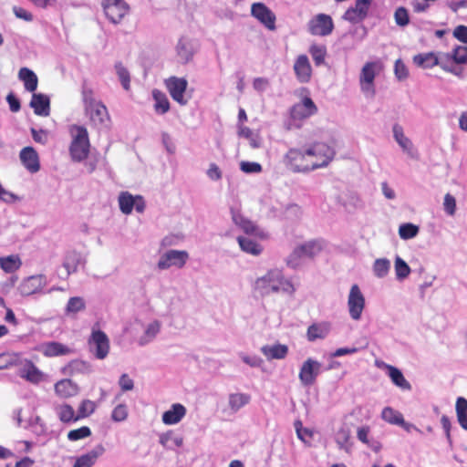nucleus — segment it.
I'll return each instance as SVG.
<instances>
[{"label": "nucleus", "mask_w": 467, "mask_h": 467, "mask_svg": "<svg viewBox=\"0 0 467 467\" xmlns=\"http://www.w3.org/2000/svg\"><path fill=\"white\" fill-rule=\"evenodd\" d=\"M254 290L262 296L278 293L291 296L295 293L296 288L293 283L285 277L281 270L271 269L255 280Z\"/></svg>", "instance_id": "f257e3e1"}, {"label": "nucleus", "mask_w": 467, "mask_h": 467, "mask_svg": "<svg viewBox=\"0 0 467 467\" xmlns=\"http://www.w3.org/2000/svg\"><path fill=\"white\" fill-rule=\"evenodd\" d=\"M72 141L69 146V153L74 161H82L89 153L88 133L85 127L74 125L70 128Z\"/></svg>", "instance_id": "f03ea898"}, {"label": "nucleus", "mask_w": 467, "mask_h": 467, "mask_svg": "<svg viewBox=\"0 0 467 467\" xmlns=\"http://www.w3.org/2000/svg\"><path fill=\"white\" fill-rule=\"evenodd\" d=\"M311 170L327 167L335 157V150L328 144L317 141L305 148Z\"/></svg>", "instance_id": "7ed1b4c3"}, {"label": "nucleus", "mask_w": 467, "mask_h": 467, "mask_svg": "<svg viewBox=\"0 0 467 467\" xmlns=\"http://www.w3.org/2000/svg\"><path fill=\"white\" fill-rule=\"evenodd\" d=\"M323 249L322 244L317 240H312L296 246L286 259V265L291 268L300 265L302 258H313Z\"/></svg>", "instance_id": "20e7f679"}, {"label": "nucleus", "mask_w": 467, "mask_h": 467, "mask_svg": "<svg viewBox=\"0 0 467 467\" xmlns=\"http://www.w3.org/2000/svg\"><path fill=\"white\" fill-rule=\"evenodd\" d=\"M382 65L379 61H370L365 63L359 75V86L361 91L370 98L376 94L374 80L376 76L381 71Z\"/></svg>", "instance_id": "39448f33"}, {"label": "nucleus", "mask_w": 467, "mask_h": 467, "mask_svg": "<svg viewBox=\"0 0 467 467\" xmlns=\"http://www.w3.org/2000/svg\"><path fill=\"white\" fill-rule=\"evenodd\" d=\"M101 6L112 24H119L130 13V5L125 0H102Z\"/></svg>", "instance_id": "423d86ee"}, {"label": "nucleus", "mask_w": 467, "mask_h": 467, "mask_svg": "<svg viewBox=\"0 0 467 467\" xmlns=\"http://www.w3.org/2000/svg\"><path fill=\"white\" fill-rule=\"evenodd\" d=\"M284 163L293 172L312 171L305 149H290L284 157Z\"/></svg>", "instance_id": "0eeeda50"}, {"label": "nucleus", "mask_w": 467, "mask_h": 467, "mask_svg": "<svg viewBox=\"0 0 467 467\" xmlns=\"http://www.w3.org/2000/svg\"><path fill=\"white\" fill-rule=\"evenodd\" d=\"M90 351L98 359H104L109 352V340L108 336L101 330H92L88 338Z\"/></svg>", "instance_id": "6e6552de"}, {"label": "nucleus", "mask_w": 467, "mask_h": 467, "mask_svg": "<svg viewBox=\"0 0 467 467\" xmlns=\"http://www.w3.org/2000/svg\"><path fill=\"white\" fill-rule=\"evenodd\" d=\"M307 28L313 36H326L332 33L334 23L330 16L318 14L309 20Z\"/></svg>", "instance_id": "1a4fd4ad"}, {"label": "nucleus", "mask_w": 467, "mask_h": 467, "mask_svg": "<svg viewBox=\"0 0 467 467\" xmlns=\"http://www.w3.org/2000/svg\"><path fill=\"white\" fill-rule=\"evenodd\" d=\"M164 85L171 99L182 106L187 104L184 93L188 87V81L184 78L175 76L164 79Z\"/></svg>", "instance_id": "9d476101"}, {"label": "nucleus", "mask_w": 467, "mask_h": 467, "mask_svg": "<svg viewBox=\"0 0 467 467\" xmlns=\"http://www.w3.org/2000/svg\"><path fill=\"white\" fill-rule=\"evenodd\" d=\"M251 15L257 19L266 29L275 31L276 29V16L275 13L264 3L257 2L251 5Z\"/></svg>", "instance_id": "9b49d317"}, {"label": "nucleus", "mask_w": 467, "mask_h": 467, "mask_svg": "<svg viewBox=\"0 0 467 467\" xmlns=\"http://www.w3.org/2000/svg\"><path fill=\"white\" fill-rule=\"evenodd\" d=\"M188 259L189 254L186 251L169 250L161 256L158 262V268L161 270L172 266L182 268L185 265Z\"/></svg>", "instance_id": "f8f14e48"}, {"label": "nucleus", "mask_w": 467, "mask_h": 467, "mask_svg": "<svg viewBox=\"0 0 467 467\" xmlns=\"http://www.w3.org/2000/svg\"><path fill=\"white\" fill-rule=\"evenodd\" d=\"M348 306L352 319L358 320L365 307V297L358 285H353L350 288Z\"/></svg>", "instance_id": "ddd939ff"}, {"label": "nucleus", "mask_w": 467, "mask_h": 467, "mask_svg": "<svg viewBox=\"0 0 467 467\" xmlns=\"http://www.w3.org/2000/svg\"><path fill=\"white\" fill-rule=\"evenodd\" d=\"M119 210L124 214L131 213L133 208L138 213H143L145 210V202L140 195L133 196L129 192H121L119 195Z\"/></svg>", "instance_id": "4468645a"}, {"label": "nucleus", "mask_w": 467, "mask_h": 467, "mask_svg": "<svg viewBox=\"0 0 467 467\" xmlns=\"http://www.w3.org/2000/svg\"><path fill=\"white\" fill-rule=\"evenodd\" d=\"M321 364L312 358L306 359L299 371V379L304 386L313 385L319 374Z\"/></svg>", "instance_id": "2eb2a0df"}, {"label": "nucleus", "mask_w": 467, "mask_h": 467, "mask_svg": "<svg viewBox=\"0 0 467 467\" xmlns=\"http://www.w3.org/2000/svg\"><path fill=\"white\" fill-rule=\"evenodd\" d=\"M317 111V108L309 97H305L301 102L295 104L290 109L291 118L295 120L307 119Z\"/></svg>", "instance_id": "dca6fc26"}, {"label": "nucleus", "mask_w": 467, "mask_h": 467, "mask_svg": "<svg viewBox=\"0 0 467 467\" xmlns=\"http://www.w3.org/2000/svg\"><path fill=\"white\" fill-rule=\"evenodd\" d=\"M372 0H356L355 5L349 7L344 14V19L351 23L364 20L368 13Z\"/></svg>", "instance_id": "f3484780"}, {"label": "nucleus", "mask_w": 467, "mask_h": 467, "mask_svg": "<svg viewBox=\"0 0 467 467\" xmlns=\"http://www.w3.org/2000/svg\"><path fill=\"white\" fill-rule=\"evenodd\" d=\"M295 75L298 82L308 83L312 78V67L306 55H299L293 67Z\"/></svg>", "instance_id": "a211bd4d"}, {"label": "nucleus", "mask_w": 467, "mask_h": 467, "mask_svg": "<svg viewBox=\"0 0 467 467\" xmlns=\"http://www.w3.org/2000/svg\"><path fill=\"white\" fill-rule=\"evenodd\" d=\"M377 366L380 368H383L386 370L388 376L389 377L391 382L400 388L402 390H410L411 385L410 383L405 379L404 375L402 374L401 370L398 368L387 364L383 361L377 362Z\"/></svg>", "instance_id": "6ab92c4d"}, {"label": "nucleus", "mask_w": 467, "mask_h": 467, "mask_svg": "<svg viewBox=\"0 0 467 467\" xmlns=\"http://www.w3.org/2000/svg\"><path fill=\"white\" fill-rule=\"evenodd\" d=\"M20 161L24 167L31 173H36L40 170L39 157L33 147H25L19 154Z\"/></svg>", "instance_id": "aec40b11"}, {"label": "nucleus", "mask_w": 467, "mask_h": 467, "mask_svg": "<svg viewBox=\"0 0 467 467\" xmlns=\"http://www.w3.org/2000/svg\"><path fill=\"white\" fill-rule=\"evenodd\" d=\"M85 110L95 126L102 125L109 119L107 107L101 101L86 108Z\"/></svg>", "instance_id": "412c9836"}, {"label": "nucleus", "mask_w": 467, "mask_h": 467, "mask_svg": "<svg viewBox=\"0 0 467 467\" xmlns=\"http://www.w3.org/2000/svg\"><path fill=\"white\" fill-rule=\"evenodd\" d=\"M30 107L36 115L47 117L50 113L49 98L42 93H33Z\"/></svg>", "instance_id": "4be33fe9"}, {"label": "nucleus", "mask_w": 467, "mask_h": 467, "mask_svg": "<svg viewBox=\"0 0 467 467\" xmlns=\"http://www.w3.org/2000/svg\"><path fill=\"white\" fill-rule=\"evenodd\" d=\"M40 351L47 358L65 356L71 353L70 348L57 341L44 343L40 348Z\"/></svg>", "instance_id": "5701e85b"}, {"label": "nucleus", "mask_w": 467, "mask_h": 467, "mask_svg": "<svg viewBox=\"0 0 467 467\" xmlns=\"http://www.w3.org/2000/svg\"><path fill=\"white\" fill-rule=\"evenodd\" d=\"M104 451V447L99 444L90 451L78 457L75 462L74 467H92Z\"/></svg>", "instance_id": "b1692460"}, {"label": "nucleus", "mask_w": 467, "mask_h": 467, "mask_svg": "<svg viewBox=\"0 0 467 467\" xmlns=\"http://www.w3.org/2000/svg\"><path fill=\"white\" fill-rule=\"evenodd\" d=\"M232 219L234 223L243 230L246 234L256 235L258 228L251 220L244 217L238 211L232 209Z\"/></svg>", "instance_id": "393cba45"}, {"label": "nucleus", "mask_w": 467, "mask_h": 467, "mask_svg": "<svg viewBox=\"0 0 467 467\" xmlns=\"http://www.w3.org/2000/svg\"><path fill=\"white\" fill-rule=\"evenodd\" d=\"M186 409L180 403H174L171 409L162 414V421L166 425H173L185 416Z\"/></svg>", "instance_id": "a878e982"}, {"label": "nucleus", "mask_w": 467, "mask_h": 467, "mask_svg": "<svg viewBox=\"0 0 467 467\" xmlns=\"http://www.w3.org/2000/svg\"><path fill=\"white\" fill-rule=\"evenodd\" d=\"M20 376L32 383H38L43 379V373L31 360H26L20 369Z\"/></svg>", "instance_id": "bb28decb"}, {"label": "nucleus", "mask_w": 467, "mask_h": 467, "mask_svg": "<svg viewBox=\"0 0 467 467\" xmlns=\"http://www.w3.org/2000/svg\"><path fill=\"white\" fill-rule=\"evenodd\" d=\"M55 392L63 399H67L77 395L78 391V386L68 379H64L55 384Z\"/></svg>", "instance_id": "cd10ccee"}, {"label": "nucleus", "mask_w": 467, "mask_h": 467, "mask_svg": "<svg viewBox=\"0 0 467 467\" xmlns=\"http://www.w3.org/2000/svg\"><path fill=\"white\" fill-rule=\"evenodd\" d=\"M18 78L24 83L26 90L35 92L37 88L38 78L33 70L21 67L18 72Z\"/></svg>", "instance_id": "c85d7f7f"}, {"label": "nucleus", "mask_w": 467, "mask_h": 467, "mask_svg": "<svg viewBox=\"0 0 467 467\" xmlns=\"http://www.w3.org/2000/svg\"><path fill=\"white\" fill-rule=\"evenodd\" d=\"M262 353L270 359H281L285 358L288 352V348L285 345L275 344L272 346H264L262 348Z\"/></svg>", "instance_id": "c756f323"}, {"label": "nucleus", "mask_w": 467, "mask_h": 467, "mask_svg": "<svg viewBox=\"0 0 467 467\" xmlns=\"http://www.w3.org/2000/svg\"><path fill=\"white\" fill-rule=\"evenodd\" d=\"M329 332L327 323L312 324L308 327L306 336L309 341L325 338Z\"/></svg>", "instance_id": "7c9ffc66"}, {"label": "nucleus", "mask_w": 467, "mask_h": 467, "mask_svg": "<svg viewBox=\"0 0 467 467\" xmlns=\"http://www.w3.org/2000/svg\"><path fill=\"white\" fill-rule=\"evenodd\" d=\"M55 410L60 421L64 423L78 420L77 413L69 404L64 403L58 405L55 408Z\"/></svg>", "instance_id": "2f4dec72"}, {"label": "nucleus", "mask_w": 467, "mask_h": 467, "mask_svg": "<svg viewBox=\"0 0 467 467\" xmlns=\"http://www.w3.org/2000/svg\"><path fill=\"white\" fill-rule=\"evenodd\" d=\"M154 99V110L158 114H165L170 110L171 105L167 96L161 90L152 91Z\"/></svg>", "instance_id": "473e14b6"}, {"label": "nucleus", "mask_w": 467, "mask_h": 467, "mask_svg": "<svg viewBox=\"0 0 467 467\" xmlns=\"http://www.w3.org/2000/svg\"><path fill=\"white\" fill-rule=\"evenodd\" d=\"M251 396L246 393H232L229 395L228 404L233 412H237L241 408L247 405Z\"/></svg>", "instance_id": "72a5a7b5"}, {"label": "nucleus", "mask_w": 467, "mask_h": 467, "mask_svg": "<svg viewBox=\"0 0 467 467\" xmlns=\"http://www.w3.org/2000/svg\"><path fill=\"white\" fill-rule=\"evenodd\" d=\"M237 242L243 252L252 255H259L263 251L262 246L252 239L244 236H238Z\"/></svg>", "instance_id": "f704fd0d"}, {"label": "nucleus", "mask_w": 467, "mask_h": 467, "mask_svg": "<svg viewBox=\"0 0 467 467\" xmlns=\"http://www.w3.org/2000/svg\"><path fill=\"white\" fill-rule=\"evenodd\" d=\"M413 62L418 67L423 68H431L439 64V59L434 53L429 52L414 56Z\"/></svg>", "instance_id": "c9c22d12"}, {"label": "nucleus", "mask_w": 467, "mask_h": 467, "mask_svg": "<svg viewBox=\"0 0 467 467\" xmlns=\"http://www.w3.org/2000/svg\"><path fill=\"white\" fill-rule=\"evenodd\" d=\"M381 418L389 424L399 426L405 424L403 415L391 407H386L382 410Z\"/></svg>", "instance_id": "e433bc0d"}, {"label": "nucleus", "mask_w": 467, "mask_h": 467, "mask_svg": "<svg viewBox=\"0 0 467 467\" xmlns=\"http://www.w3.org/2000/svg\"><path fill=\"white\" fill-rule=\"evenodd\" d=\"M393 134L396 141L399 145L408 153L411 152L412 143L410 139H408L404 133L401 126L395 124L393 127Z\"/></svg>", "instance_id": "4c0bfd02"}, {"label": "nucleus", "mask_w": 467, "mask_h": 467, "mask_svg": "<svg viewBox=\"0 0 467 467\" xmlns=\"http://www.w3.org/2000/svg\"><path fill=\"white\" fill-rule=\"evenodd\" d=\"M309 53L314 60L317 67H319L325 63L327 57V47L324 45L313 44L309 47Z\"/></svg>", "instance_id": "58836bf2"}, {"label": "nucleus", "mask_w": 467, "mask_h": 467, "mask_svg": "<svg viewBox=\"0 0 467 467\" xmlns=\"http://www.w3.org/2000/svg\"><path fill=\"white\" fill-rule=\"evenodd\" d=\"M0 266L5 273H14L21 266V261L16 255L0 258Z\"/></svg>", "instance_id": "ea45409f"}, {"label": "nucleus", "mask_w": 467, "mask_h": 467, "mask_svg": "<svg viewBox=\"0 0 467 467\" xmlns=\"http://www.w3.org/2000/svg\"><path fill=\"white\" fill-rule=\"evenodd\" d=\"M115 69L117 75L119 78V81L125 90H130V76L128 69L122 65L121 62H117L115 64Z\"/></svg>", "instance_id": "a19ab883"}, {"label": "nucleus", "mask_w": 467, "mask_h": 467, "mask_svg": "<svg viewBox=\"0 0 467 467\" xmlns=\"http://www.w3.org/2000/svg\"><path fill=\"white\" fill-rule=\"evenodd\" d=\"M96 403L90 400H83L78 409V420L90 416L96 410Z\"/></svg>", "instance_id": "79ce46f5"}, {"label": "nucleus", "mask_w": 467, "mask_h": 467, "mask_svg": "<svg viewBox=\"0 0 467 467\" xmlns=\"http://www.w3.org/2000/svg\"><path fill=\"white\" fill-rule=\"evenodd\" d=\"M390 263L388 259H377L373 265V271L376 276L382 278L386 276L389 271Z\"/></svg>", "instance_id": "37998d69"}, {"label": "nucleus", "mask_w": 467, "mask_h": 467, "mask_svg": "<svg viewBox=\"0 0 467 467\" xmlns=\"http://www.w3.org/2000/svg\"><path fill=\"white\" fill-rule=\"evenodd\" d=\"M419 233V227L412 223L401 224L399 228V234L401 239L408 240L415 237Z\"/></svg>", "instance_id": "c03bdc74"}, {"label": "nucleus", "mask_w": 467, "mask_h": 467, "mask_svg": "<svg viewBox=\"0 0 467 467\" xmlns=\"http://www.w3.org/2000/svg\"><path fill=\"white\" fill-rule=\"evenodd\" d=\"M91 435V430L88 426H82L78 429L71 430L67 432V439L71 441H76L88 438Z\"/></svg>", "instance_id": "a18cd8bd"}, {"label": "nucleus", "mask_w": 467, "mask_h": 467, "mask_svg": "<svg viewBox=\"0 0 467 467\" xmlns=\"http://www.w3.org/2000/svg\"><path fill=\"white\" fill-rule=\"evenodd\" d=\"M395 273L398 279H404L410 273L408 264L399 256L395 260Z\"/></svg>", "instance_id": "49530a36"}, {"label": "nucleus", "mask_w": 467, "mask_h": 467, "mask_svg": "<svg viewBox=\"0 0 467 467\" xmlns=\"http://www.w3.org/2000/svg\"><path fill=\"white\" fill-rule=\"evenodd\" d=\"M88 364L84 361L73 360L65 367L64 370L66 373L73 375L75 373L88 369Z\"/></svg>", "instance_id": "de8ad7c7"}, {"label": "nucleus", "mask_w": 467, "mask_h": 467, "mask_svg": "<svg viewBox=\"0 0 467 467\" xmlns=\"http://www.w3.org/2000/svg\"><path fill=\"white\" fill-rule=\"evenodd\" d=\"M394 19L398 26H406L410 23L408 10L405 7H398L394 13Z\"/></svg>", "instance_id": "09e8293b"}, {"label": "nucleus", "mask_w": 467, "mask_h": 467, "mask_svg": "<svg viewBox=\"0 0 467 467\" xmlns=\"http://www.w3.org/2000/svg\"><path fill=\"white\" fill-rule=\"evenodd\" d=\"M85 302L83 298L75 296L69 298L67 305V311L71 313H77L85 309Z\"/></svg>", "instance_id": "8fccbe9b"}, {"label": "nucleus", "mask_w": 467, "mask_h": 467, "mask_svg": "<svg viewBox=\"0 0 467 467\" xmlns=\"http://www.w3.org/2000/svg\"><path fill=\"white\" fill-rule=\"evenodd\" d=\"M82 100L84 102L85 109L99 102L94 98L93 89L87 85H83L82 87Z\"/></svg>", "instance_id": "3c124183"}, {"label": "nucleus", "mask_w": 467, "mask_h": 467, "mask_svg": "<svg viewBox=\"0 0 467 467\" xmlns=\"http://www.w3.org/2000/svg\"><path fill=\"white\" fill-rule=\"evenodd\" d=\"M452 59L457 64H463L467 61V47L458 46L452 51Z\"/></svg>", "instance_id": "603ef678"}, {"label": "nucleus", "mask_w": 467, "mask_h": 467, "mask_svg": "<svg viewBox=\"0 0 467 467\" xmlns=\"http://www.w3.org/2000/svg\"><path fill=\"white\" fill-rule=\"evenodd\" d=\"M78 264V258L76 254H70L66 257L63 265L66 268L67 275H70L77 271Z\"/></svg>", "instance_id": "864d4df0"}, {"label": "nucleus", "mask_w": 467, "mask_h": 467, "mask_svg": "<svg viewBox=\"0 0 467 467\" xmlns=\"http://www.w3.org/2000/svg\"><path fill=\"white\" fill-rule=\"evenodd\" d=\"M128 417V408L125 404H119L112 410L111 418L114 421H123Z\"/></svg>", "instance_id": "5fc2aeb1"}, {"label": "nucleus", "mask_w": 467, "mask_h": 467, "mask_svg": "<svg viewBox=\"0 0 467 467\" xmlns=\"http://www.w3.org/2000/svg\"><path fill=\"white\" fill-rule=\"evenodd\" d=\"M240 168L245 173H259L262 171V166L258 162L242 161Z\"/></svg>", "instance_id": "6e6d98bb"}, {"label": "nucleus", "mask_w": 467, "mask_h": 467, "mask_svg": "<svg viewBox=\"0 0 467 467\" xmlns=\"http://www.w3.org/2000/svg\"><path fill=\"white\" fill-rule=\"evenodd\" d=\"M394 72L397 78L400 80L406 79L409 76L408 68L400 59L396 60L394 66Z\"/></svg>", "instance_id": "4d7b16f0"}, {"label": "nucleus", "mask_w": 467, "mask_h": 467, "mask_svg": "<svg viewBox=\"0 0 467 467\" xmlns=\"http://www.w3.org/2000/svg\"><path fill=\"white\" fill-rule=\"evenodd\" d=\"M443 205H444V210L446 211V213L448 214L454 215L455 211H456V200L451 194H450V193L445 194Z\"/></svg>", "instance_id": "13d9d810"}, {"label": "nucleus", "mask_w": 467, "mask_h": 467, "mask_svg": "<svg viewBox=\"0 0 467 467\" xmlns=\"http://www.w3.org/2000/svg\"><path fill=\"white\" fill-rule=\"evenodd\" d=\"M119 384L122 391L132 390L134 388L133 380L125 373L120 376Z\"/></svg>", "instance_id": "bf43d9fd"}, {"label": "nucleus", "mask_w": 467, "mask_h": 467, "mask_svg": "<svg viewBox=\"0 0 467 467\" xmlns=\"http://www.w3.org/2000/svg\"><path fill=\"white\" fill-rule=\"evenodd\" d=\"M453 36L462 43H467V26L460 25L453 30Z\"/></svg>", "instance_id": "052dcab7"}, {"label": "nucleus", "mask_w": 467, "mask_h": 467, "mask_svg": "<svg viewBox=\"0 0 467 467\" xmlns=\"http://www.w3.org/2000/svg\"><path fill=\"white\" fill-rule=\"evenodd\" d=\"M6 101L9 105V109L12 112H18L20 110L21 105L19 99L14 95V93L10 92L6 96Z\"/></svg>", "instance_id": "680f3d73"}, {"label": "nucleus", "mask_w": 467, "mask_h": 467, "mask_svg": "<svg viewBox=\"0 0 467 467\" xmlns=\"http://www.w3.org/2000/svg\"><path fill=\"white\" fill-rule=\"evenodd\" d=\"M15 363L13 356L9 353L0 354V369H5Z\"/></svg>", "instance_id": "e2e57ef3"}, {"label": "nucleus", "mask_w": 467, "mask_h": 467, "mask_svg": "<svg viewBox=\"0 0 467 467\" xmlns=\"http://www.w3.org/2000/svg\"><path fill=\"white\" fill-rule=\"evenodd\" d=\"M13 12L16 17L21 18L25 21H32L33 20L32 14L20 6H14Z\"/></svg>", "instance_id": "0e129e2a"}, {"label": "nucleus", "mask_w": 467, "mask_h": 467, "mask_svg": "<svg viewBox=\"0 0 467 467\" xmlns=\"http://www.w3.org/2000/svg\"><path fill=\"white\" fill-rule=\"evenodd\" d=\"M207 175L211 180L218 181L222 178V171L215 163H212L207 171Z\"/></svg>", "instance_id": "69168bd1"}, {"label": "nucleus", "mask_w": 467, "mask_h": 467, "mask_svg": "<svg viewBox=\"0 0 467 467\" xmlns=\"http://www.w3.org/2000/svg\"><path fill=\"white\" fill-rule=\"evenodd\" d=\"M369 431H370V428L368 426H363V427H360L358 429V431H357V437L358 439L365 443V444H368V434H369Z\"/></svg>", "instance_id": "338daca9"}, {"label": "nucleus", "mask_w": 467, "mask_h": 467, "mask_svg": "<svg viewBox=\"0 0 467 467\" xmlns=\"http://www.w3.org/2000/svg\"><path fill=\"white\" fill-rule=\"evenodd\" d=\"M455 410L456 414L467 413V400L463 397H459L456 400Z\"/></svg>", "instance_id": "774afa93"}]
</instances>
